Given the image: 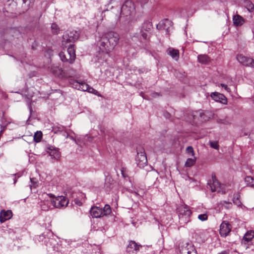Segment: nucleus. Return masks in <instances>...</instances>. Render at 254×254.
<instances>
[{"label":"nucleus","instance_id":"f257e3e1","mask_svg":"<svg viewBox=\"0 0 254 254\" xmlns=\"http://www.w3.org/2000/svg\"><path fill=\"white\" fill-rule=\"evenodd\" d=\"M119 39L120 36L116 32L111 31L104 32L100 36L97 46L101 52L109 54L118 44Z\"/></svg>","mask_w":254,"mask_h":254},{"label":"nucleus","instance_id":"f03ea898","mask_svg":"<svg viewBox=\"0 0 254 254\" xmlns=\"http://www.w3.org/2000/svg\"><path fill=\"white\" fill-rule=\"evenodd\" d=\"M69 83L71 85H72V87L74 88L75 89L83 91H87L89 93H93L94 94H97V93L98 92L97 90L94 89L92 87L89 86L88 84L84 82H79L73 79H70Z\"/></svg>","mask_w":254,"mask_h":254},{"label":"nucleus","instance_id":"7ed1b4c3","mask_svg":"<svg viewBox=\"0 0 254 254\" xmlns=\"http://www.w3.org/2000/svg\"><path fill=\"white\" fill-rule=\"evenodd\" d=\"M79 33L76 30L67 31L63 36L62 45L66 47V44L69 43L74 42L79 37Z\"/></svg>","mask_w":254,"mask_h":254},{"label":"nucleus","instance_id":"20e7f679","mask_svg":"<svg viewBox=\"0 0 254 254\" xmlns=\"http://www.w3.org/2000/svg\"><path fill=\"white\" fill-rule=\"evenodd\" d=\"M52 204L54 207L58 208H61L67 206L68 203V199L64 196H58L56 197H53L52 194H49Z\"/></svg>","mask_w":254,"mask_h":254},{"label":"nucleus","instance_id":"39448f33","mask_svg":"<svg viewBox=\"0 0 254 254\" xmlns=\"http://www.w3.org/2000/svg\"><path fill=\"white\" fill-rule=\"evenodd\" d=\"M135 160L138 166L143 168L147 164V159L144 148L141 146L137 148V155Z\"/></svg>","mask_w":254,"mask_h":254},{"label":"nucleus","instance_id":"423d86ee","mask_svg":"<svg viewBox=\"0 0 254 254\" xmlns=\"http://www.w3.org/2000/svg\"><path fill=\"white\" fill-rule=\"evenodd\" d=\"M135 10L133 3L130 0H127L121 8V14L128 16L132 14Z\"/></svg>","mask_w":254,"mask_h":254},{"label":"nucleus","instance_id":"0eeeda50","mask_svg":"<svg viewBox=\"0 0 254 254\" xmlns=\"http://www.w3.org/2000/svg\"><path fill=\"white\" fill-rule=\"evenodd\" d=\"M236 59L239 63L244 66L254 68V59L242 54L238 55Z\"/></svg>","mask_w":254,"mask_h":254},{"label":"nucleus","instance_id":"6e6552de","mask_svg":"<svg viewBox=\"0 0 254 254\" xmlns=\"http://www.w3.org/2000/svg\"><path fill=\"white\" fill-rule=\"evenodd\" d=\"M180 254H197V253L192 243L187 242L181 246Z\"/></svg>","mask_w":254,"mask_h":254},{"label":"nucleus","instance_id":"1a4fd4ad","mask_svg":"<svg viewBox=\"0 0 254 254\" xmlns=\"http://www.w3.org/2000/svg\"><path fill=\"white\" fill-rule=\"evenodd\" d=\"M51 71L54 75L60 78H67L74 75V72L72 70H71L72 73H67L57 66H52Z\"/></svg>","mask_w":254,"mask_h":254},{"label":"nucleus","instance_id":"9d476101","mask_svg":"<svg viewBox=\"0 0 254 254\" xmlns=\"http://www.w3.org/2000/svg\"><path fill=\"white\" fill-rule=\"evenodd\" d=\"M232 229L231 225L228 222L223 221L220 226V234L223 237H226L230 233Z\"/></svg>","mask_w":254,"mask_h":254},{"label":"nucleus","instance_id":"9b49d317","mask_svg":"<svg viewBox=\"0 0 254 254\" xmlns=\"http://www.w3.org/2000/svg\"><path fill=\"white\" fill-rule=\"evenodd\" d=\"M211 97L216 102H220L223 104L226 105L227 103L226 97L222 94L219 92H214L211 93Z\"/></svg>","mask_w":254,"mask_h":254},{"label":"nucleus","instance_id":"f8f14e48","mask_svg":"<svg viewBox=\"0 0 254 254\" xmlns=\"http://www.w3.org/2000/svg\"><path fill=\"white\" fill-rule=\"evenodd\" d=\"M172 26L171 22L168 19H165L157 25V28L159 30H164L166 34H169L170 27Z\"/></svg>","mask_w":254,"mask_h":254},{"label":"nucleus","instance_id":"ddd939ff","mask_svg":"<svg viewBox=\"0 0 254 254\" xmlns=\"http://www.w3.org/2000/svg\"><path fill=\"white\" fill-rule=\"evenodd\" d=\"M208 185L209 186L212 192L220 191V184L218 180L216 179L215 176H212V181H210Z\"/></svg>","mask_w":254,"mask_h":254},{"label":"nucleus","instance_id":"4468645a","mask_svg":"<svg viewBox=\"0 0 254 254\" xmlns=\"http://www.w3.org/2000/svg\"><path fill=\"white\" fill-rule=\"evenodd\" d=\"M90 214L93 218H100L103 216L102 208L98 206H93L90 209Z\"/></svg>","mask_w":254,"mask_h":254},{"label":"nucleus","instance_id":"2eb2a0df","mask_svg":"<svg viewBox=\"0 0 254 254\" xmlns=\"http://www.w3.org/2000/svg\"><path fill=\"white\" fill-rule=\"evenodd\" d=\"M12 213L11 210H1L0 212V221L1 223L5 222L11 218Z\"/></svg>","mask_w":254,"mask_h":254},{"label":"nucleus","instance_id":"dca6fc26","mask_svg":"<svg viewBox=\"0 0 254 254\" xmlns=\"http://www.w3.org/2000/svg\"><path fill=\"white\" fill-rule=\"evenodd\" d=\"M67 56L69 57V63L72 64L75 59V52L73 45H69L67 48Z\"/></svg>","mask_w":254,"mask_h":254},{"label":"nucleus","instance_id":"f3484780","mask_svg":"<svg viewBox=\"0 0 254 254\" xmlns=\"http://www.w3.org/2000/svg\"><path fill=\"white\" fill-rule=\"evenodd\" d=\"M116 185V182L110 177H107L105 179V188L107 191L112 190Z\"/></svg>","mask_w":254,"mask_h":254},{"label":"nucleus","instance_id":"a211bd4d","mask_svg":"<svg viewBox=\"0 0 254 254\" xmlns=\"http://www.w3.org/2000/svg\"><path fill=\"white\" fill-rule=\"evenodd\" d=\"M48 152L50 155L55 159H59L60 157V153L58 149L51 146L48 148Z\"/></svg>","mask_w":254,"mask_h":254},{"label":"nucleus","instance_id":"6ab92c4d","mask_svg":"<svg viewBox=\"0 0 254 254\" xmlns=\"http://www.w3.org/2000/svg\"><path fill=\"white\" fill-rule=\"evenodd\" d=\"M167 53L175 61H177L179 58V51L177 49L170 47L167 49Z\"/></svg>","mask_w":254,"mask_h":254},{"label":"nucleus","instance_id":"aec40b11","mask_svg":"<svg viewBox=\"0 0 254 254\" xmlns=\"http://www.w3.org/2000/svg\"><path fill=\"white\" fill-rule=\"evenodd\" d=\"M140 247H141V245H138L133 241H131L127 246V251L128 252H133V251L137 252L139 251Z\"/></svg>","mask_w":254,"mask_h":254},{"label":"nucleus","instance_id":"412c9836","mask_svg":"<svg viewBox=\"0 0 254 254\" xmlns=\"http://www.w3.org/2000/svg\"><path fill=\"white\" fill-rule=\"evenodd\" d=\"M56 241L54 239H50L46 243L47 249L49 253L56 251Z\"/></svg>","mask_w":254,"mask_h":254},{"label":"nucleus","instance_id":"4be33fe9","mask_svg":"<svg viewBox=\"0 0 254 254\" xmlns=\"http://www.w3.org/2000/svg\"><path fill=\"white\" fill-rule=\"evenodd\" d=\"M191 212H187L186 214L178 215L179 218V222L181 224H186L190 221V216Z\"/></svg>","mask_w":254,"mask_h":254},{"label":"nucleus","instance_id":"5701e85b","mask_svg":"<svg viewBox=\"0 0 254 254\" xmlns=\"http://www.w3.org/2000/svg\"><path fill=\"white\" fill-rule=\"evenodd\" d=\"M233 21L234 24L237 26L242 25L245 22V19L240 15L237 14L233 16Z\"/></svg>","mask_w":254,"mask_h":254},{"label":"nucleus","instance_id":"b1692460","mask_svg":"<svg viewBox=\"0 0 254 254\" xmlns=\"http://www.w3.org/2000/svg\"><path fill=\"white\" fill-rule=\"evenodd\" d=\"M197 60L199 63L201 64H207L210 61V59L206 55H199L197 56Z\"/></svg>","mask_w":254,"mask_h":254},{"label":"nucleus","instance_id":"393cba45","mask_svg":"<svg viewBox=\"0 0 254 254\" xmlns=\"http://www.w3.org/2000/svg\"><path fill=\"white\" fill-rule=\"evenodd\" d=\"M178 215L186 214L187 212H191L190 208L187 205H182L178 208Z\"/></svg>","mask_w":254,"mask_h":254},{"label":"nucleus","instance_id":"a878e982","mask_svg":"<svg viewBox=\"0 0 254 254\" xmlns=\"http://www.w3.org/2000/svg\"><path fill=\"white\" fill-rule=\"evenodd\" d=\"M254 237V231H248L244 235L243 240L246 242H250Z\"/></svg>","mask_w":254,"mask_h":254},{"label":"nucleus","instance_id":"bb28decb","mask_svg":"<svg viewBox=\"0 0 254 254\" xmlns=\"http://www.w3.org/2000/svg\"><path fill=\"white\" fill-rule=\"evenodd\" d=\"M244 5L249 12L254 10V4L249 0H245L244 1Z\"/></svg>","mask_w":254,"mask_h":254},{"label":"nucleus","instance_id":"cd10ccee","mask_svg":"<svg viewBox=\"0 0 254 254\" xmlns=\"http://www.w3.org/2000/svg\"><path fill=\"white\" fill-rule=\"evenodd\" d=\"M247 186L254 188V178L251 176H247L245 178Z\"/></svg>","mask_w":254,"mask_h":254},{"label":"nucleus","instance_id":"c85d7f7f","mask_svg":"<svg viewBox=\"0 0 254 254\" xmlns=\"http://www.w3.org/2000/svg\"><path fill=\"white\" fill-rule=\"evenodd\" d=\"M51 199L50 200H44V201L42 202V203L41 204V209L43 210H48L50 207V205L51 204Z\"/></svg>","mask_w":254,"mask_h":254},{"label":"nucleus","instance_id":"c756f323","mask_svg":"<svg viewBox=\"0 0 254 254\" xmlns=\"http://www.w3.org/2000/svg\"><path fill=\"white\" fill-rule=\"evenodd\" d=\"M218 206L220 208H223V207H225L226 208H230L232 206V203L230 202L229 201H227L225 200L220 201L218 203Z\"/></svg>","mask_w":254,"mask_h":254},{"label":"nucleus","instance_id":"7c9ffc66","mask_svg":"<svg viewBox=\"0 0 254 254\" xmlns=\"http://www.w3.org/2000/svg\"><path fill=\"white\" fill-rule=\"evenodd\" d=\"M196 160L195 157L193 156V158H188L185 163V166L187 167H190L194 165Z\"/></svg>","mask_w":254,"mask_h":254},{"label":"nucleus","instance_id":"2f4dec72","mask_svg":"<svg viewBox=\"0 0 254 254\" xmlns=\"http://www.w3.org/2000/svg\"><path fill=\"white\" fill-rule=\"evenodd\" d=\"M43 134L41 131H37L34 135V140L36 142L41 141L42 138Z\"/></svg>","mask_w":254,"mask_h":254},{"label":"nucleus","instance_id":"473e14b6","mask_svg":"<svg viewBox=\"0 0 254 254\" xmlns=\"http://www.w3.org/2000/svg\"><path fill=\"white\" fill-rule=\"evenodd\" d=\"M111 212V208L108 204H106L103 209H102V213L103 216L109 215Z\"/></svg>","mask_w":254,"mask_h":254},{"label":"nucleus","instance_id":"72a5a7b5","mask_svg":"<svg viewBox=\"0 0 254 254\" xmlns=\"http://www.w3.org/2000/svg\"><path fill=\"white\" fill-rule=\"evenodd\" d=\"M51 28L53 33L55 34H58L59 31V28H58V25L56 23H53L52 24Z\"/></svg>","mask_w":254,"mask_h":254},{"label":"nucleus","instance_id":"f704fd0d","mask_svg":"<svg viewBox=\"0 0 254 254\" xmlns=\"http://www.w3.org/2000/svg\"><path fill=\"white\" fill-rule=\"evenodd\" d=\"M59 56L63 62H69V59H67L66 56L64 52H60L59 53Z\"/></svg>","mask_w":254,"mask_h":254},{"label":"nucleus","instance_id":"c9c22d12","mask_svg":"<svg viewBox=\"0 0 254 254\" xmlns=\"http://www.w3.org/2000/svg\"><path fill=\"white\" fill-rule=\"evenodd\" d=\"M198 218L201 221H206L208 219V215L207 213L200 214L198 216Z\"/></svg>","mask_w":254,"mask_h":254},{"label":"nucleus","instance_id":"e433bc0d","mask_svg":"<svg viewBox=\"0 0 254 254\" xmlns=\"http://www.w3.org/2000/svg\"><path fill=\"white\" fill-rule=\"evenodd\" d=\"M233 201V203L238 206H240L242 205V203L240 200V198L238 197H234Z\"/></svg>","mask_w":254,"mask_h":254},{"label":"nucleus","instance_id":"4c0bfd02","mask_svg":"<svg viewBox=\"0 0 254 254\" xmlns=\"http://www.w3.org/2000/svg\"><path fill=\"white\" fill-rule=\"evenodd\" d=\"M186 151L187 153L191 155L192 156H194V150L191 146H188L187 148Z\"/></svg>","mask_w":254,"mask_h":254},{"label":"nucleus","instance_id":"58836bf2","mask_svg":"<svg viewBox=\"0 0 254 254\" xmlns=\"http://www.w3.org/2000/svg\"><path fill=\"white\" fill-rule=\"evenodd\" d=\"M210 146L214 149H218L219 148V145L217 141H210Z\"/></svg>","mask_w":254,"mask_h":254},{"label":"nucleus","instance_id":"ea45409f","mask_svg":"<svg viewBox=\"0 0 254 254\" xmlns=\"http://www.w3.org/2000/svg\"><path fill=\"white\" fill-rule=\"evenodd\" d=\"M30 181L31 183V185H30L31 187L36 188L37 186V182L36 179L34 178H31Z\"/></svg>","mask_w":254,"mask_h":254},{"label":"nucleus","instance_id":"a19ab883","mask_svg":"<svg viewBox=\"0 0 254 254\" xmlns=\"http://www.w3.org/2000/svg\"><path fill=\"white\" fill-rule=\"evenodd\" d=\"M203 114L202 111H195L193 113V116L194 118V117L196 116L197 115H199L201 118H202V115Z\"/></svg>","mask_w":254,"mask_h":254},{"label":"nucleus","instance_id":"79ce46f5","mask_svg":"<svg viewBox=\"0 0 254 254\" xmlns=\"http://www.w3.org/2000/svg\"><path fill=\"white\" fill-rule=\"evenodd\" d=\"M220 86L222 87H224V89L228 92H230L231 91H230V89L228 87L227 85L225 84H223V83H221L220 84Z\"/></svg>","mask_w":254,"mask_h":254},{"label":"nucleus","instance_id":"37998d69","mask_svg":"<svg viewBox=\"0 0 254 254\" xmlns=\"http://www.w3.org/2000/svg\"><path fill=\"white\" fill-rule=\"evenodd\" d=\"M142 36H143L144 38H146V34L145 33H143L142 34Z\"/></svg>","mask_w":254,"mask_h":254},{"label":"nucleus","instance_id":"c03bdc74","mask_svg":"<svg viewBox=\"0 0 254 254\" xmlns=\"http://www.w3.org/2000/svg\"><path fill=\"white\" fill-rule=\"evenodd\" d=\"M147 24H148V26H149V28H149V29H150V27H151V25L149 23H148Z\"/></svg>","mask_w":254,"mask_h":254},{"label":"nucleus","instance_id":"a18cd8bd","mask_svg":"<svg viewBox=\"0 0 254 254\" xmlns=\"http://www.w3.org/2000/svg\"><path fill=\"white\" fill-rule=\"evenodd\" d=\"M252 31L253 32V33H254V28L253 27H252Z\"/></svg>","mask_w":254,"mask_h":254},{"label":"nucleus","instance_id":"49530a36","mask_svg":"<svg viewBox=\"0 0 254 254\" xmlns=\"http://www.w3.org/2000/svg\"><path fill=\"white\" fill-rule=\"evenodd\" d=\"M220 123H224V122H219Z\"/></svg>","mask_w":254,"mask_h":254},{"label":"nucleus","instance_id":"de8ad7c7","mask_svg":"<svg viewBox=\"0 0 254 254\" xmlns=\"http://www.w3.org/2000/svg\"><path fill=\"white\" fill-rule=\"evenodd\" d=\"M15 183H16V180H14V183L15 184Z\"/></svg>","mask_w":254,"mask_h":254}]
</instances>
